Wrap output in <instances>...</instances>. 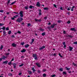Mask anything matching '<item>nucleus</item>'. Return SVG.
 <instances>
[{"mask_svg": "<svg viewBox=\"0 0 77 77\" xmlns=\"http://www.w3.org/2000/svg\"><path fill=\"white\" fill-rule=\"evenodd\" d=\"M11 31H9L8 32V35H11Z\"/></svg>", "mask_w": 77, "mask_h": 77, "instance_id": "obj_25", "label": "nucleus"}, {"mask_svg": "<svg viewBox=\"0 0 77 77\" xmlns=\"http://www.w3.org/2000/svg\"><path fill=\"white\" fill-rule=\"evenodd\" d=\"M11 20H15V18H14V17H11Z\"/></svg>", "mask_w": 77, "mask_h": 77, "instance_id": "obj_45", "label": "nucleus"}, {"mask_svg": "<svg viewBox=\"0 0 77 77\" xmlns=\"http://www.w3.org/2000/svg\"><path fill=\"white\" fill-rule=\"evenodd\" d=\"M3 23H0V26H2L3 25Z\"/></svg>", "mask_w": 77, "mask_h": 77, "instance_id": "obj_46", "label": "nucleus"}, {"mask_svg": "<svg viewBox=\"0 0 77 77\" xmlns=\"http://www.w3.org/2000/svg\"><path fill=\"white\" fill-rule=\"evenodd\" d=\"M8 75H9V76H12V74L10 73H8Z\"/></svg>", "mask_w": 77, "mask_h": 77, "instance_id": "obj_26", "label": "nucleus"}, {"mask_svg": "<svg viewBox=\"0 0 77 77\" xmlns=\"http://www.w3.org/2000/svg\"><path fill=\"white\" fill-rule=\"evenodd\" d=\"M73 44H76L77 45V42H73Z\"/></svg>", "mask_w": 77, "mask_h": 77, "instance_id": "obj_42", "label": "nucleus"}, {"mask_svg": "<svg viewBox=\"0 0 77 77\" xmlns=\"http://www.w3.org/2000/svg\"><path fill=\"white\" fill-rule=\"evenodd\" d=\"M35 41V39H32V42H33Z\"/></svg>", "mask_w": 77, "mask_h": 77, "instance_id": "obj_50", "label": "nucleus"}, {"mask_svg": "<svg viewBox=\"0 0 77 77\" xmlns=\"http://www.w3.org/2000/svg\"><path fill=\"white\" fill-rule=\"evenodd\" d=\"M16 65H14L13 66V68H14L15 69L16 68Z\"/></svg>", "mask_w": 77, "mask_h": 77, "instance_id": "obj_48", "label": "nucleus"}, {"mask_svg": "<svg viewBox=\"0 0 77 77\" xmlns=\"http://www.w3.org/2000/svg\"><path fill=\"white\" fill-rule=\"evenodd\" d=\"M3 46L1 45V48H0L1 50H2V49H3Z\"/></svg>", "mask_w": 77, "mask_h": 77, "instance_id": "obj_33", "label": "nucleus"}, {"mask_svg": "<svg viewBox=\"0 0 77 77\" xmlns=\"http://www.w3.org/2000/svg\"><path fill=\"white\" fill-rule=\"evenodd\" d=\"M25 44V43H24V42H22L21 43V45H24Z\"/></svg>", "mask_w": 77, "mask_h": 77, "instance_id": "obj_32", "label": "nucleus"}, {"mask_svg": "<svg viewBox=\"0 0 77 77\" xmlns=\"http://www.w3.org/2000/svg\"><path fill=\"white\" fill-rule=\"evenodd\" d=\"M51 26H48V28L49 29H51Z\"/></svg>", "mask_w": 77, "mask_h": 77, "instance_id": "obj_55", "label": "nucleus"}, {"mask_svg": "<svg viewBox=\"0 0 77 77\" xmlns=\"http://www.w3.org/2000/svg\"><path fill=\"white\" fill-rule=\"evenodd\" d=\"M71 30L72 31H76V30L75 29V28H71Z\"/></svg>", "mask_w": 77, "mask_h": 77, "instance_id": "obj_13", "label": "nucleus"}, {"mask_svg": "<svg viewBox=\"0 0 77 77\" xmlns=\"http://www.w3.org/2000/svg\"><path fill=\"white\" fill-rule=\"evenodd\" d=\"M51 27V28H54V26L53 25V24H52Z\"/></svg>", "mask_w": 77, "mask_h": 77, "instance_id": "obj_24", "label": "nucleus"}, {"mask_svg": "<svg viewBox=\"0 0 77 77\" xmlns=\"http://www.w3.org/2000/svg\"><path fill=\"white\" fill-rule=\"evenodd\" d=\"M8 61L7 60L5 61H4L3 62V64H8Z\"/></svg>", "mask_w": 77, "mask_h": 77, "instance_id": "obj_9", "label": "nucleus"}, {"mask_svg": "<svg viewBox=\"0 0 77 77\" xmlns=\"http://www.w3.org/2000/svg\"><path fill=\"white\" fill-rule=\"evenodd\" d=\"M6 58V57H5L4 56H3L2 59H3L4 60H5V59Z\"/></svg>", "mask_w": 77, "mask_h": 77, "instance_id": "obj_18", "label": "nucleus"}, {"mask_svg": "<svg viewBox=\"0 0 77 77\" xmlns=\"http://www.w3.org/2000/svg\"><path fill=\"white\" fill-rule=\"evenodd\" d=\"M43 76L44 77H46V74L45 73L43 74Z\"/></svg>", "mask_w": 77, "mask_h": 77, "instance_id": "obj_34", "label": "nucleus"}, {"mask_svg": "<svg viewBox=\"0 0 77 77\" xmlns=\"http://www.w3.org/2000/svg\"><path fill=\"white\" fill-rule=\"evenodd\" d=\"M38 73H39L40 72H41V71L39 70H38Z\"/></svg>", "mask_w": 77, "mask_h": 77, "instance_id": "obj_64", "label": "nucleus"}, {"mask_svg": "<svg viewBox=\"0 0 77 77\" xmlns=\"http://www.w3.org/2000/svg\"><path fill=\"white\" fill-rule=\"evenodd\" d=\"M5 29H6V27H5L4 26L2 28V30H5Z\"/></svg>", "mask_w": 77, "mask_h": 77, "instance_id": "obj_27", "label": "nucleus"}, {"mask_svg": "<svg viewBox=\"0 0 77 77\" xmlns=\"http://www.w3.org/2000/svg\"><path fill=\"white\" fill-rule=\"evenodd\" d=\"M35 21H37V22H41V19L38 20V19H35Z\"/></svg>", "mask_w": 77, "mask_h": 77, "instance_id": "obj_7", "label": "nucleus"}, {"mask_svg": "<svg viewBox=\"0 0 77 77\" xmlns=\"http://www.w3.org/2000/svg\"><path fill=\"white\" fill-rule=\"evenodd\" d=\"M10 1H11V0H8V2H7V6H8L9 5V3H10Z\"/></svg>", "mask_w": 77, "mask_h": 77, "instance_id": "obj_22", "label": "nucleus"}, {"mask_svg": "<svg viewBox=\"0 0 77 77\" xmlns=\"http://www.w3.org/2000/svg\"><path fill=\"white\" fill-rule=\"evenodd\" d=\"M12 65H17V64L16 63H14L13 64H12Z\"/></svg>", "mask_w": 77, "mask_h": 77, "instance_id": "obj_56", "label": "nucleus"}, {"mask_svg": "<svg viewBox=\"0 0 77 77\" xmlns=\"http://www.w3.org/2000/svg\"><path fill=\"white\" fill-rule=\"evenodd\" d=\"M33 57L35 58V60H38V58L37 57V55L36 54H33Z\"/></svg>", "mask_w": 77, "mask_h": 77, "instance_id": "obj_2", "label": "nucleus"}, {"mask_svg": "<svg viewBox=\"0 0 77 77\" xmlns=\"http://www.w3.org/2000/svg\"><path fill=\"white\" fill-rule=\"evenodd\" d=\"M67 37H69L70 38H72L73 37V36L71 35H68Z\"/></svg>", "mask_w": 77, "mask_h": 77, "instance_id": "obj_16", "label": "nucleus"}, {"mask_svg": "<svg viewBox=\"0 0 77 77\" xmlns=\"http://www.w3.org/2000/svg\"><path fill=\"white\" fill-rule=\"evenodd\" d=\"M6 30H9V29L8 27H7L6 28Z\"/></svg>", "mask_w": 77, "mask_h": 77, "instance_id": "obj_43", "label": "nucleus"}, {"mask_svg": "<svg viewBox=\"0 0 77 77\" xmlns=\"http://www.w3.org/2000/svg\"><path fill=\"white\" fill-rule=\"evenodd\" d=\"M23 20V19L22 17L18 18L16 20L17 22H18L19 23H20V22L22 21Z\"/></svg>", "mask_w": 77, "mask_h": 77, "instance_id": "obj_1", "label": "nucleus"}, {"mask_svg": "<svg viewBox=\"0 0 77 77\" xmlns=\"http://www.w3.org/2000/svg\"><path fill=\"white\" fill-rule=\"evenodd\" d=\"M54 6L55 7V8H57V7L56 6V5L55 4H54Z\"/></svg>", "mask_w": 77, "mask_h": 77, "instance_id": "obj_47", "label": "nucleus"}, {"mask_svg": "<svg viewBox=\"0 0 77 77\" xmlns=\"http://www.w3.org/2000/svg\"><path fill=\"white\" fill-rule=\"evenodd\" d=\"M35 65H37V66L39 68L41 67V65H40L39 63H35Z\"/></svg>", "mask_w": 77, "mask_h": 77, "instance_id": "obj_5", "label": "nucleus"}, {"mask_svg": "<svg viewBox=\"0 0 77 77\" xmlns=\"http://www.w3.org/2000/svg\"><path fill=\"white\" fill-rule=\"evenodd\" d=\"M10 54L9 53L6 54V55H7V56H8Z\"/></svg>", "mask_w": 77, "mask_h": 77, "instance_id": "obj_59", "label": "nucleus"}, {"mask_svg": "<svg viewBox=\"0 0 77 77\" xmlns=\"http://www.w3.org/2000/svg\"><path fill=\"white\" fill-rule=\"evenodd\" d=\"M25 9H26V10H27V9H29V8H28V7H27V6H26L25 7Z\"/></svg>", "mask_w": 77, "mask_h": 77, "instance_id": "obj_37", "label": "nucleus"}, {"mask_svg": "<svg viewBox=\"0 0 77 77\" xmlns=\"http://www.w3.org/2000/svg\"><path fill=\"white\" fill-rule=\"evenodd\" d=\"M26 50L25 49H23L21 51V52L22 53H24V52H26Z\"/></svg>", "mask_w": 77, "mask_h": 77, "instance_id": "obj_10", "label": "nucleus"}, {"mask_svg": "<svg viewBox=\"0 0 77 77\" xmlns=\"http://www.w3.org/2000/svg\"><path fill=\"white\" fill-rule=\"evenodd\" d=\"M21 74H22V73L20 72V73H19L18 75H21Z\"/></svg>", "mask_w": 77, "mask_h": 77, "instance_id": "obj_57", "label": "nucleus"}, {"mask_svg": "<svg viewBox=\"0 0 77 77\" xmlns=\"http://www.w3.org/2000/svg\"><path fill=\"white\" fill-rule=\"evenodd\" d=\"M38 11L39 12V13H41V12H42V11H41V10H38Z\"/></svg>", "mask_w": 77, "mask_h": 77, "instance_id": "obj_41", "label": "nucleus"}, {"mask_svg": "<svg viewBox=\"0 0 77 77\" xmlns=\"http://www.w3.org/2000/svg\"><path fill=\"white\" fill-rule=\"evenodd\" d=\"M29 8L30 9H32V8H33V6L30 5L29 6Z\"/></svg>", "mask_w": 77, "mask_h": 77, "instance_id": "obj_38", "label": "nucleus"}, {"mask_svg": "<svg viewBox=\"0 0 77 77\" xmlns=\"http://www.w3.org/2000/svg\"><path fill=\"white\" fill-rule=\"evenodd\" d=\"M63 75H66L67 73L66 72H63Z\"/></svg>", "mask_w": 77, "mask_h": 77, "instance_id": "obj_19", "label": "nucleus"}, {"mask_svg": "<svg viewBox=\"0 0 77 77\" xmlns=\"http://www.w3.org/2000/svg\"><path fill=\"white\" fill-rule=\"evenodd\" d=\"M66 69L67 70H70V68H68L67 67H66Z\"/></svg>", "mask_w": 77, "mask_h": 77, "instance_id": "obj_29", "label": "nucleus"}, {"mask_svg": "<svg viewBox=\"0 0 77 77\" xmlns=\"http://www.w3.org/2000/svg\"><path fill=\"white\" fill-rule=\"evenodd\" d=\"M71 7L68 8H67V10H68V11H70V10H71Z\"/></svg>", "mask_w": 77, "mask_h": 77, "instance_id": "obj_35", "label": "nucleus"}, {"mask_svg": "<svg viewBox=\"0 0 77 77\" xmlns=\"http://www.w3.org/2000/svg\"><path fill=\"white\" fill-rule=\"evenodd\" d=\"M42 36L45 35V32H44L42 34Z\"/></svg>", "mask_w": 77, "mask_h": 77, "instance_id": "obj_23", "label": "nucleus"}, {"mask_svg": "<svg viewBox=\"0 0 77 77\" xmlns=\"http://www.w3.org/2000/svg\"><path fill=\"white\" fill-rule=\"evenodd\" d=\"M73 65H74V66H76V64L74 63H73Z\"/></svg>", "mask_w": 77, "mask_h": 77, "instance_id": "obj_61", "label": "nucleus"}, {"mask_svg": "<svg viewBox=\"0 0 77 77\" xmlns=\"http://www.w3.org/2000/svg\"><path fill=\"white\" fill-rule=\"evenodd\" d=\"M28 72L29 74H32V72L31 71L28 70Z\"/></svg>", "mask_w": 77, "mask_h": 77, "instance_id": "obj_15", "label": "nucleus"}, {"mask_svg": "<svg viewBox=\"0 0 77 77\" xmlns=\"http://www.w3.org/2000/svg\"><path fill=\"white\" fill-rule=\"evenodd\" d=\"M63 44L64 45H65V42H63Z\"/></svg>", "mask_w": 77, "mask_h": 77, "instance_id": "obj_58", "label": "nucleus"}, {"mask_svg": "<svg viewBox=\"0 0 77 77\" xmlns=\"http://www.w3.org/2000/svg\"><path fill=\"white\" fill-rule=\"evenodd\" d=\"M19 14H20V17H23L24 15H23V11H20V12Z\"/></svg>", "mask_w": 77, "mask_h": 77, "instance_id": "obj_3", "label": "nucleus"}, {"mask_svg": "<svg viewBox=\"0 0 77 77\" xmlns=\"http://www.w3.org/2000/svg\"><path fill=\"white\" fill-rule=\"evenodd\" d=\"M39 30H40V31H42V32L43 31H44V29H42V28H40L39 29Z\"/></svg>", "mask_w": 77, "mask_h": 77, "instance_id": "obj_17", "label": "nucleus"}, {"mask_svg": "<svg viewBox=\"0 0 77 77\" xmlns=\"http://www.w3.org/2000/svg\"><path fill=\"white\" fill-rule=\"evenodd\" d=\"M57 22L58 23H60V22H61V21H60V20H59Z\"/></svg>", "mask_w": 77, "mask_h": 77, "instance_id": "obj_49", "label": "nucleus"}, {"mask_svg": "<svg viewBox=\"0 0 77 77\" xmlns=\"http://www.w3.org/2000/svg\"><path fill=\"white\" fill-rule=\"evenodd\" d=\"M8 63L9 65H12V62L10 61Z\"/></svg>", "mask_w": 77, "mask_h": 77, "instance_id": "obj_28", "label": "nucleus"}, {"mask_svg": "<svg viewBox=\"0 0 77 77\" xmlns=\"http://www.w3.org/2000/svg\"><path fill=\"white\" fill-rule=\"evenodd\" d=\"M45 48V46H42V47L39 48V50H43L44 48Z\"/></svg>", "mask_w": 77, "mask_h": 77, "instance_id": "obj_4", "label": "nucleus"}, {"mask_svg": "<svg viewBox=\"0 0 77 77\" xmlns=\"http://www.w3.org/2000/svg\"><path fill=\"white\" fill-rule=\"evenodd\" d=\"M53 25H54V26H57V24H53Z\"/></svg>", "mask_w": 77, "mask_h": 77, "instance_id": "obj_52", "label": "nucleus"}, {"mask_svg": "<svg viewBox=\"0 0 77 77\" xmlns=\"http://www.w3.org/2000/svg\"><path fill=\"white\" fill-rule=\"evenodd\" d=\"M16 3V1H15L14 2H12L11 4L10 5H14V4H15Z\"/></svg>", "mask_w": 77, "mask_h": 77, "instance_id": "obj_20", "label": "nucleus"}, {"mask_svg": "<svg viewBox=\"0 0 77 77\" xmlns=\"http://www.w3.org/2000/svg\"><path fill=\"white\" fill-rule=\"evenodd\" d=\"M3 10H0V12H2V13H3Z\"/></svg>", "mask_w": 77, "mask_h": 77, "instance_id": "obj_54", "label": "nucleus"}, {"mask_svg": "<svg viewBox=\"0 0 77 77\" xmlns=\"http://www.w3.org/2000/svg\"><path fill=\"white\" fill-rule=\"evenodd\" d=\"M12 46L13 47H17V44H15V43H13L12 44Z\"/></svg>", "mask_w": 77, "mask_h": 77, "instance_id": "obj_6", "label": "nucleus"}, {"mask_svg": "<svg viewBox=\"0 0 77 77\" xmlns=\"http://www.w3.org/2000/svg\"><path fill=\"white\" fill-rule=\"evenodd\" d=\"M45 71H46V70L45 69H43V72H45Z\"/></svg>", "mask_w": 77, "mask_h": 77, "instance_id": "obj_63", "label": "nucleus"}, {"mask_svg": "<svg viewBox=\"0 0 77 77\" xmlns=\"http://www.w3.org/2000/svg\"><path fill=\"white\" fill-rule=\"evenodd\" d=\"M31 25L30 23H28L27 25L28 27H29V26H30Z\"/></svg>", "mask_w": 77, "mask_h": 77, "instance_id": "obj_44", "label": "nucleus"}, {"mask_svg": "<svg viewBox=\"0 0 77 77\" xmlns=\"http://www.w3.org/2000/svg\"><path fill=\"white\" fill-rule=\"evenodd\" d=\"M37 6L40 7V3L39 2H38L36 4Z\"/></svg>", "mask_w": 77, "mask_h": 77, "instance_id": "obj_8", "label": "nucleus"}, {"mask_svg": "<svg viewBox=\"0 0 77 77\" xmlns=\"http://www.w3.org/2000/svg\"><path fill=\"white\" fill-rule=\"evenodd\" d=\"M24 65V64L23 63L22 64H21L20 65H19V66L20 67V66H23Z\"/></svg>", "mask_w": 77, "mask_h": 77, "instance_id": "obj_40", "label": "nucleus"}, {"mask_svg": "<svg viewBox=\"0 0 77 77\" xmlns=\"http://www.w3.org/2000/svg\"><path fill=\"white\" fill-rule=\"evenodd\" d=\"M18 16V15H16L15 16H14V18H17V17Z\"/></svg>", "mask_w": 77, "mask_h": 77, "instance_id": "obj_31", "label": "nucleus"}, {"mask_svg": "<svg viewBox=\"0 0 77 77\" xmlns=\"http://www.w3.org/2000/svg\"><path fill=\"white\" fill-rule=\"evenodd\" d=\"M17 33H19V34H21V32L20 31H18L17 32Z\"/></svg>", "mask_w": 77, "mask_h": 77, "instance_id": "obj_51", "label": "nucleus"}, {"mask_svg": "<svg viewBox=\"0 0 77 77\" xmlns=\"http://www.w3.org/2000/svg\"><path fill=\"white\" fill-rule=\"evenodd\" d=\"M59 71H63V69H62V68H61L60 69Z\"/></svg>", "mask_w": 77, "mask_h": 77, "instance_id": "obj_30", "label": "nucleus"}, {"mask_svg": "<svg viewBox=\"0 0 77 77\" xmlns=\"http://www.w3.org/2000/svg\"><path fill=\"white\" fill-rule=\"evenodd\" d=\"M59 56H60V57H63L62 56H61V55L60 54H59Z\"/></svg>", "mask_w": 77, "mask_h": 77, "instance_id": "obj_53", "label": "nucleus"}, {"mask_svg": "<svg viewBox=\"0 0 77 77\" xmlns=\"http://www.w3.org/2000/svg\"><path fill=\"white\" fill-rule=\"evenodd\" d=\"M44 10H46V11H48V10H49V8H48L46 7V8H44Z\"/></svg>", "mask_w": 77, "mask_h": 77, "instance_id": "obj_12", "label": "nucleus"}, {"mask_svg": "<svg viewBox=\"0 0 77 77\" xmlns=\"http://www.w3.org/2000/svg\"><path fill=\"white\" fill-rule=\"evenodd\" d=\"M4 34L3 35V37H5V36H6V32L5 31H3Z\"/></svg>", "mask_w": 77, "mask_h": 77, "instance_id": "obj_11", "label": "nucleus"}, {"mask_svg": "<svg viewBox=\"0 0 77 77\" xmlns=\"http://www.w3.org/2000/svg\"><path fill=\"white\" fill-rule=\"evenodd\" d=\"M29 44H27L25 45V48H27V47H29Z\"/></svg>", "mask_w": 77, "mask_h": 77, "instance_id": "obj_21", "label": "nucleus"}, {"mask_svg": "<svg viewBox=\"0 0 77 77\" xmlns=\"http://www.w3.org/2000/svg\"><path fill=\"white\" fill-rule=\"evenodd\" d=\"M50 25H51V23L49 22L48 23V25L50 26Z\"/></svg>", "mask_w": 77, "mask_h": 77, "instance_id": "obj_62", "label": "nucleus"}, {"mask_svg": "<svg viewBox=\"0 0 77 77\" xmlns=\"http://www.w3.org/2000/svg\"><path fill=\"white\" fill-rule=\"evenodd\" d=\"M51 77H56V75H51Z\"/></svg>", "mask_w": 77, "mask_h": 77, "instance_id": "obj_39", "label": "nucleus"}, {"mask_svg": "<svg viewBox=\"0 0 77 77\" xmlns=\"http://www.w3.org/2000/svg\"><path fill=\"white\" fill-rule=\"evenodd\" d=\"M32 69L33 70L34 69H35V68L34 67L32 68Z\"/></svg>", "mask_w": 77, "mask_h": 77, "instance_id": "obj_60", "label": "nucleus"}, {"mask_svg": "<svg viewBox=\"0 0 77 77\" xmlns=\"http://www.w3.org/2000/svg\"><path fill=\"white\" fill-rule=\"evenodd\" d=\"M69 51H71L72 49H73V48L69 46Z\"/></svg>", "mask_w": 77, "mask_h": 77, "instance_id": "obj_14", "label": "nucleus"}, {"mask_svg": "<svg viewBox=\"0 0 77 77\" xmlns=\"http://www.w3.org/2000/svg\"><path fill=\"white\" fill-rule=\"evenodd\" d=\"M67 23L68 24H70V23H71V22L69 20H68L67 22Z\"/></svg>", "mask_w": 77, "mask_h": 77, "instance_id": "obj_36", "label": "nucleus"}]
</instances>
